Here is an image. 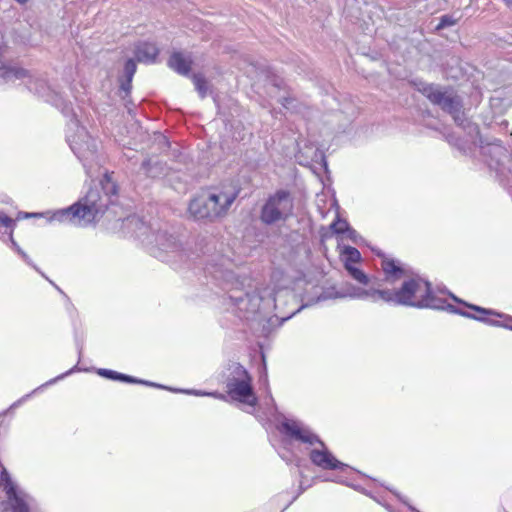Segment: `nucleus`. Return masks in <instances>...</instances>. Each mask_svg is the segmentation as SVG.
I'll use <instances>...</instances> for the list:
<instances>
[{"label": "nucleus", "mask_w": 512, "mask_h": 512, "mask_svg": "<svg viewBox=\"0 0 512 512\" xmlns=\"http://www.w3.org/2000/svg\"><path fill=\"white\" fill-rule=\"evenodd\" d=\"M457 146H458V148H459L460 150H463V152H466V148H465L464 144H462V143H457Z\"/></svg>", "instance_id": "obj_48"}, {"label": "nucleus", "mask_w": 512, "mask_h": 512, "mask_svg": "<svg viewBox=\"0 0 512 512\" xmlns=\"http://www.w3.org/2000/svg\"><path fill=\"white\" fill-rule=\"evenodd\" d=\"M281 458L287 463L290 464L292 462L291 458L285 455H281Z\"/></svg>", "instance_id": "obj_46"}, {"label": "nucleus", "mask_w": 512, "mask_h": 512, "mask_svg": "<svg viewBox=\"0 0 512 512\" xmlns=\"http://www.w3.org/2000/svg\"><path fill=\"white\" fill-rule=\"evenodd\" d=\"M372 499L375 500L377 503L381 504L382 506H384L389 512H395L390 505H388L386 503H383L381 501V499H379V498H377L375 496H373Z\"/></svg>", "instance_id": "obj_43"}, {"label": "nucleus", "mask_w": 512, "mask_h": 512, "mask_svg": "<svg viewBox=\"0 0 512 512\" xmlns=\"http://www.w3.org/2000/svg\"><path fill=\"white\" fill-rule=\"evenodd\" d=\"M137 71V64L133 58H128L123 66L122 74L118 76L119 91L118 95L124 101L127 113L131 116L136 115V105L130 97L132 90L133 77Z\"/></svg>", "instance_id": "obj_12"}, {"label": "nucleus", "mask_w": 512, "mask_h": 512, "mask_svg": "<svg viewBox=\"0 0 512 512\" xmlns=\"http://www.w3.org/2000/svg\"><path fill=\"white\" fill-rule=\"evenodd\" d=\"M190 215L195 220L213 222L216 220L215 211L211 207L208 195H201L192 199L188 206Z\"/></svg>", "instance_id": "obj_17"}, {"label": "nucleus", "mask_w": 512, "mask_h": 512, "mask_svg": "<svg viewBox=\"0 0 512 512\" xmlns=\"http://www.w3.org/2000/svg\"><path fill=\"white\" fill-rule=\"evenodd\" d=\"M230 370V375L226 379L228 396L234 401L255 407L258 398L254 392L249 372L239 363L232 364Z\"/></svg>", "instance_id": "obj_8"}, {"label": "nucleus", "mask_w": 512, "mask_h": 512, "mask_svg": "<svg viewBox=\"0 0 512 512\" xmlns=\"http://www.w3.org/2000/svg\"><path fill=\"white\" fill-rule=\"evenodd\" d=\"M141 170L149 178L160 179L168 175L169 167L164 161L146 159L141 164Z\"/></svg>", "instance_id": "obj_23"}, {"label": "nucleus", "mask_w": 512, "mask_h": 512, "mask_svg": "<svg viewBox=\"0 0 512 512\" xmlns=\"http://www.w3.org/2000/svg\"><path fill=\"white\" fill-rule=\"evenodd\" d=\"M42 214H39V213H26V217H36V216H41Z\"/></svg>", "instance_id": "obj_47"}, {"label": "nucleus", "mask_w": 512, "mask_h": 512, "mask_svg": "<svg viewBox=\"0 0 512 512\" xmlns=\"http://www.w3.org/2000/svg\"><path fill=\"white\" fill-rule=\"evenodd\" d=\"M130 384H141V385H145V386H149V387H154V388H158V389L168 390L170 392H172L171 389H175L174 387L165 386V385L158 384V383H155V382H151V381H148V380H143V379H140V378H137V377H135V382H130Z\"/></svg>", "instance_id": "obj_35"}, {"label": "nucleus", "mask_w": 512, "mask_h": 512, "mask_svg": "<svg viewBox=\"0 0 512 512\" xmlns=\"http://www.w3.org/2000/svg\"><path fill=\"white\" fill-rule=\"evenodd\" d=\"M386 488H387L389 491L393 492V493L397 496V498H398L401 502H403L404 504H406V505L408 506V508H409L412 512H420V511H418L415 507H413L412 505H409V504L407 503V501H406V500H405V499H404V498H403L399 493L394 492V491H393L391 488H389V487H386Z\"/></svg>", "instance_id": "obj_40"}, {"label": "nucleus", "mask_w": 512, "mask_h": 512, "mask_svg": "<svg viewBox=\"0 0 512 512\" xmlns=\"http://www.w3.org/2000/svg\"><path fill=\"white\" fill-rule=\"evenodd\" d=\"M206 278H211L217 286L225 289V285L231 281L234 274L230 270L223 269L219 264H206L204 268Z\"/></svg>", "instance_id": "obj_19"}, {"label": "nucleus", "mask_w": 512, "mask_h": 512, "mask_svg": "<svg viewBox=\"0 0 512 512\" xmlns=\"http://www.w3.org/2000/svg\"><path fill=\"white\" fill-rule=\"evenodd\" d=\"M285 294L287 297L294 299V294L291 291H278L273 297L274 307L277 309L281 300L282 295Z\"/></svg>", "instance_id": "obj_39"}, {"label": "nucleus", "mask_w": 512, "mask_h": 512, "mask_svg": "<svg viewBox=\"0 0 512 512\" xmlns=\"http://www.w3.org/2000/svg\"><path fill=\"white\" fill-rule=\"evenodd\" d=\"M290 318L289 314L286 317H282L281 321H279L276 315L268 316L266 311L263 310L254 323L249 322L247 324L255 335L268 338L277 327Z\"/></svg>", "instance_id": "obj_14"}, {"label": "nucleus", "mask_w": 512, "mask_h": 512, "mask_svg": "<svg viewBox=\"0 0 512 512\" xmlns=\"http://www.w3.org/2000/svg\"><path fill=\"white\" fill-rule=\"evenodd\" d=\"M74 340L75 345L78 351V363L81 361L82 358V351H83V337L78 334L77 330L74 331Z\"/></svg>", "instance_id": "obj_37"}, {"label": "nucleus", "mask_w": 512, "mask_h": 512, "mask_svg": "<svg viewBox=\"0 0 512 512\" xmlns=\"http://www.w3.org/2000/svg\"><path fill=\"white\" fill-rule=\"evenodd\" d=\"M279 102L286 110L290 111L291 113H301L302 109L304 108L302 103L290 95L282 97Z\"/></svg>", "instance_id": "obj_31"}, {"label": "nucleus", "mask_w": 512, "mask_h": 512, "mask_svg": "<svg viewBox=\"0 0 512 512\" xmlns=\"http://www.w3.org/2000/svg\"><path fill=\"white\" fill-rule=\"evenodd\" d=\"M167 64L179 75L187 77L190 75L193 61L191 57H186L182 52L174 51L170 55Z\"/></svg>", "instance_id": "obj_22"}, {"label": "nucleus", "mask_w": 512, "mask_h": 512, "mask_svg": "<svg viewBox=\"0 0 512 512\" xmlns=\"http://www.w3.org/2000/svg\"><path fill=\"white\" fill-rule=\"evenodd\" d=\"M49 282L60 292L63 293V291L58 287L53 281L49 280Z\"/></svg>", "instance_id": "obj_49"}, {"label": "nucleus", "mask_w": 512, "mask_h": 512, "mask_svg": "<svg viewBox=\"0 0 512 512\" xmlns=\"http://www.w3.org/2000/svg\"><path fill=\"white\" fill-rule=\"evenodd\" d=\"M334 481H335V482H337V483L345 484V485H347V486H349V487H352L354 490L359 491V492H361V490L363 489V487H361V486H359V485L350 484V483L345 482V481L340 480V479H336V480H334Z\"/></svg>", "instance_id": "obj_41"}, {"label": "nucleus", "mask_w": 512, "mask_h": 512, "mask_svg": "<svg viewBox=\"0 0 512 512\" xmlns=\"http://www.w3.org/2000/svg\"><path fill=\"white\" fill-rule=\"evenodd\" d=\"M68 310H69L70 312H73V311H74V308H73V307H71V308H68Z\"/></svg>", "instance_id": "obj_52"}, {"label": "nucleus", "mask_w": 512, "mask_h": 512, "mask_svg": "<svg viewBox=\"0 0 512 512\" xmlns=\"http://www.w3.org/2000/svg\"><path fill=\"white\" fill-rule=\"evenodd\" d=\"M211 207L215 211L216 219L227 214L229 208L238 196V191L227 192L223 190H213L208 194Z\"/></svg>", "instance_id": "obj_16"}, {"label": "nucleus", "mask_w": 512, "mask_h": 512, "mask_svg": "<svg viewBox=\"0 0 512 512\" xmlns=\"http://www.w3.org/2000/svg\"><path fill=\"white\" fill-rule=\"evenodd\" d=\"M277 428L281 434L291 440L311 446L316 444L320 446V448H313L309 452V459L313 465L322 470H344L349 468L347 464L338 460L321 438L302 421L284 418Z\"/></svg>", "instance_id": "obj_6"}, {"label": "nucleus", "mask_w": 512, "mask_h": 512, "mask_svg": "<svg viewBox=\"0 0 512 512\" xmlns=\"http://www.w3.org/2000/svg\"><path fill=\"white\" fill-rule=\"evenodd\" d=\"M159 55V48L154 42L150 41H139L135 44L134 47V56L133 59L135 62L145 63V64H153L156 62V59Z\"/></svg>", "instance_id": "obj_18"}, {"label": "nucleus", "mask_w": 512, "mask_h": 512, "mask_svg": "<svg viewBox=\"0 0 512 512\" xmlns=\"http://www.w3.org/2000/svg\"><path fill=\"white\" fill-rule=\"evenodd\" d=\"M375 255L381 259V269L384 274V282L393 285L401 279H405L409 276V271L400 260L387 256L381 250H373Z\"/></svg>", "instance_id": "obj_13"}, {"label": "nucleus", "mask_w": 512, "mask_h": 512, "mask_svg": "<svg viewBox=\"0 0 512 512\" xmlns=\"http://www.w3.org/2000/svg\"><path fill=\"white\" fill-rule=\"evenodd\" d=\"M119 187L105 172L99 185L90 187L86 194L69 207L46 212L48 222L87 226L98 221L105 212L117 204Z\"/></svg>", "instance_id": "obj_2"}, {"label": "nucleus", "mask_w": 512, "mask_h": 512, "mask_svg": "<svg viewBox=\"0 0 512 512\" xmlns=\"http://www.w3.org/2000/svg\"><path fill=\"white\" fill-rule=\"evenodd\" d=\"M347 239L351 240L353 243L358 244L360 240H362V237L358 234V232L350 227L346 234H344Z\"/></svg>", "instance_id": "obj_38"}, {"label": "nucleus", "mask_w": 512, "mask_h": 512, "mask_svg": "<svg viewBox=\"0 0 512 512\" xmlns=\"http://www.w3.org/2000/svg\"><path fill=\"white\" fill-rule=\"evenodd\" d=\"M350 227V224L345 219H341L339 216H337L335 220L330 224V229L337 235L346 234Z\"/></svg>", "instance_id": "obj_33"}, {"label": "nucleus", "mask_w": 512, "mask_h": 512, "mask_svg": "<svg viewBox=\"0 0 512 512\" xmlns=\"http://www.w3.org/2000/svg\"><path fill=\"white\" fill-rule=\"evenodd\" d=\"M419 91L434 105L450 114L467 136L466 143L478 145L484 161L495 170L500 181L512 195V157L501 140L480 132L479 127L463 111L462 100L458 95L443 91L439 85L422 83Z\"/></svg>", "instance_id": "obj_1"}, {"label": "nucleus", "mask_w": 512, "mask_h": 512, "mask_svg": "<svg viewBox=\"0 0 512 512\" xmlns=\"http://www.w3.org/2000/svg\"><path fill=\"white\" fill-rule=\"evenodd\" d=\"M0 225L10 229V231H13L15 221L10 216H8L4 211L0 210Z\"/></svg>", "instance_id": "obj_36"}, {"label": "nucleus", "mask_w": 512, "mask_h": 512, "mask_svg": "<svg viewBox=\"0 0 512 512\" xmlns=\"http://www.w3.org/2000/svg\"><path fill=\"white\" fill-rule=\"evenodd\" d=\"M455 24H456V19L450 14H445L439 18V22L436 26V30H442L447 27H451Z\"/></svg>", "instance_id": "obj_34"}, {"label": "nucleus", "mask_w": 512, "mask_h": 512, "mask_svg": "<svg viewBox=\"0 0 512 512\" xmlns=\"http://www.w3.org/2000/svg\"><path fill=\"white\" fill-rule=\"evenodd\" d=\"M17 3L19 4H25L27 3L29 0H15Z\"/></svg>", "instance_id": "obj_50"}, {"label": "nucleus", "mask_w": 512, "mask_h": 512, "mask_svg": "<svg viewBox=\"0 0 512 512\" xmlns=\"http://www.w3.org/2000/svg\"><path fill=\"white\" fill-rule=\"evenodd\" d=\"M81 371H87V369L80 368L78 363H77L75 366H73L68 371H66V372L56 376L55 378H52V379L48 380L44 384H42L39 387H37L36 389H34L32 392H30L28 394H25L24 396L19 398L17 401H15L14 403H12L10 405V407L8 408V411H12V410L16 409L17 407L22 405L24 402H26L29 398H31V396L33 394H35L36 392L42 390L43 388L51 386V385L55 384L56 382H58L59 380H62L64 378H66L67 376L72 375L73 373L81 372Z\"/></svg>", "instance_id": "obj_20"}, {"label": "nucleus", "mask_w": 512, "mask_h": 512, "mask_svg": "<svg viewBox=\"0 0 512 512\" xmlns=\"http://www.w3.org/2000/svg\"><path fill=\"white\" fill-rule=\"evenodd\" d=\"M381 292L382 301L393 306L447 310L457 315H460L457 311L469 313L437 297L432 283L419 275L408 276L398 288H385Z\"/></svg>", "instance_id": "obj_4"}, {"label": "nucleus", "mask_w": 512, "mask_h": 512, "mask_svg": "<svg viewBox=\"0 0 512 512\" xmlns=\"http://www.w3.org/2000/svg\"><path fill=\"white\" fill-rule=\"evenodd\" d=\"M81 371H87V369L80 368L78 363H77L75 366H73L68 371H66V372L56 376L55 378H52V379L48 380L44 384H42L39 387H37L36 389H34L32 392H30L28 394H25L24 396L19 398L17 401H15L14 403H12L10 405V407L8 408V411H12V410L16 409L17 407L22 405L24 402H26L29 398H31V396L33 394H35L36 392L42 390L43 388L51 386V385L55 384L56 382H58L59 380H62L64 378H66L67 376L72 375L73 373L81 372Z\"/></svg>", "instance_id": "obj_21"}, {"label": "nucleus", "mask_w": 512, "mask_h": 512, "mask_svg": "<svg viewBox=\"0 0 512 512\" xmlns=\"http://www.w3.org/2000/svg\"><path fill=\"white\" fill-rule=\"evenodd\" d=\"M361 493H363V494H365V495H367V496H369V497H371V498H373V496H374V495H372V493H371V492H369V491H368L367 489H365V488H363V489L361 490Z\"/></svg>", "instance_id": "obj_45"}, {"label": "nucleus", "mask_w": 512, "mask_h": 512, "mask_svg": "<svg viewBox=\"0 0 512 512\" xmlns=\"http://www.w3.org/2000/svg\"><path fill=\"white\" fill-rule=\"evenodd\" d=\"M506 2L509 6H512V0H507Z\"/></svg>", "instance_id": "obj_51"}, {"label": "nucleus", "mask_w": 512, "mask_h": 512, "mask_svg": "<svg viewBox=\"0 0 512 512\" xmlns=\"http://www.w3.org/2000/svg\"><path fill=\"white\" fill-rule=\"evenodd\" d=\"M449 296L453 301L456 303L462 304L465 307L477 312L479 315H475L472 313H462L460 311H457L460 313V316L473 319L482 323H485L489 326L493 327H502L508 330L512 331V316L504 314L502 312H498L494 309L490 308H484L475 304L467 303L457 296H455L453 293L449 292Z\"/></svg>", "instance_id": "obj_11"}, {"label": "nucleus", "mask_w": 512, "mask_h": 512, "mask_svg": "<svg viewBox=\"0 0 512 512\" xmlns=\"http://www.w3.org/2000/svg\"><path fill=\"white\" fill-rule=\"evenodd\" d=\"M232 312L247 323H254L260 313L265 310L264 298L257 289L244 291L232 289L228 294Z\"/></svg>", "instance_id": "obj_7"}, {"label": "nucleus", "mask_w": 512, "mask_h": 512, "mask_svg": "<svg viewBox=\"0 0 512 512\" xmlns=\"http://www.w3.org/2000/svg\"><path fill=\"white\" fill-rule=\"evenodd\" d=\"M192 80L200 98H205L208 91V84L206 78L202 74L196 73L192 75Z\"/></svg>", "instance_id": "obj_32"}, {"label": "nucleus", "mask_w": 512, "mask_h": 512, "mask_svg": "<svg viewBox=\"0 0 512 512\" xmlns=\"http://www.w3.org/2000/svg\"><path fill=\"white\" fill-rule=\"evenodd\" d=\"M348 276L361 285H368L370 282L369 275L356 265H348L345 267Z\"/></svg>", "instance_id": "obj_29"}, {"label": "nucleus", "mask_w": 512, "mask_h": 512, "mask_svg": "<svg viewBox=\"0 0 512 512\" xmlns=\"http://www.w3.org/2000/svg\"><path fill=\"white\" fill-rule=\"evenodd\" d=\"M9 247L17 254L19 257L30 267L40 273L47 280L48 277L37 267V265L32 261L29 255L19 246L16 240L13 237L12 230L9 232Z\"/></svg>", "instance_id": "obj_26"}, {"label": "nucleus", "mask_w": 512, "mask_h": 512, "mask_svg": "<svg viewBox=\"0 0 512 512\" xmlns=\"http://www.w3.org/2000/svg\"><path fill=\"white\" fill-rule=\"evenodd\" d=\"M36 93L44 101L58 108L69 119L66 131V141L75 156L82 162L88 175L97 165L98 142L93 138L84 126H81L70 101L65 99L62 93L52 89L44 80L35 82Z\"/></svg>", "instance_id": "obj_3"}, {"label": "nucleus", "mask_w": 512, "mask_h": 512, "mask_svg": "<svg viewBox=\"0 0 512 512\" xmlns=\"http://www.w3.org/2000/svg\"><path fill=\"white\" fill-rule=\"evenodd\" d=\"M341 260L344 268L348 265H356L362 261V256L359 250L352 246H344L341 252Z\"/></svg>", "instance_id": "obj_28"}, {"label": "nucleus", "mask_w": 512, "mask_h": 512, "mask_svg": "<svg viewBox=\"0 0 512 512\" xmlns=\"http://www.w3.org/2000/svg\"><path fill=\"white\" fill-rule=\"evenodd\" d=\"M0 486L5 494V499L0 503L2 512L32 511L33 497L12 479L5 468L0 472Z\"/></svg>", "instance_id": "obj_9"}, {"label": "nucleus", "mask_w": 512, "mask_h": 512, "mask_svg": "<svg viewBox=\"0 0 512 512\" xmlns=\"http://www.w3.org/2000/svg\"><path fill=\"white\" fill-rule=\"evenodd\" d=\"M29 77V71L15 65L2 64L0 66V79L4 83H14L16 80H22Z\"/></svg>", "instance_id": "obj_24"}, {"label": "nucleus", "mask_w": 512, "mask_h": 512, "mask_svg": "<svg viewBox=\"0 0 512 512\" xmlns=\"http://www.w3.org/2000/svg\"><path fill=\"white\" fill-rule=\"evenodd\" d=\"M125 226L133 231L135 237L151 245L150 253L160 261L173 265L175 269L188 262L187 250L177 236L167 229L159 227L155 230L152 224L137 215L128 216Z\"/></svg>", "instance_id": "obj_5"}, {"label": "nucleus", "mask_w": 512, "mask_h": 512, "mask_svg": "<svg viewBox=\"0 0 512 512\" xmlns=\"http://www.w3.org/2000/svg\"><path fill=\"white\" fill-rule=\"evenodd\" d=\"M97 374L103 378L112 380V381H119L123 383L135 382V377L124 374L115 370L106 369V368H99L97 369Z\"/></svg>", "instance_id": "obj_27"}, {"label": "nucleus", "mask_w": 512, "mask_h": 512, "mask_svg": "<svg viewBox=\"0 0 512 512\" xmlns=\"http://www.w3.org/2000/svg\"><path fill=\"white\" fill-rule=\"evenodd\" d=\"M305 490H306V487H304L302 484H300L298 494H297L295 497H293L292 501H291V502H290V503L285 507V509H286V508H287V507H288V506H289V505H290L294 500H296V498H297L300 494H302Z\"/></svg>", "instance_id": "obj_44"}, {"label": "nucleus", "mask_w": 512, "mask_h": 512, "mask_svg": "<svg viewBox=\"0 0 512 512\" xmlns=\"http://www.w3.org/2000/svg\"><path fill=\"white\" fill-rule=\"evenodd\" d=\"M318 153H319V156H320V159H321V162H322L323 167L325 168V170H327V168H328V163H327V161H326L325 155H324L321 151H319V150L317 149V150H316V152H315V156H317V155H318Z\"/></svg>", "instance_id": "obj_42"}, {"label": "nucleus", "mask_w": 512, "mask_h": 512, "mask_svg": "<svg viewBox=\"0 0 512 512\" xmlns=\"http://www.w3.org/2000/svg\"><path fill=\"white\" fill-rule=\"evenodd\" d=\"M331 299H340L338 297V289L334 286L323 289L322 292L316 298L310 299L307 302L303 303L300 307H298L296 310L290 313V317H293L295 314H297L299 311L306 307H310L313 304Z\"/></svg>", "instance_id": "obj_25"}, {"label": "nucleus", "mask_w": 512, "mask_h": 512, "mask_svg": "<svg viewBox=\"0 0 512 512\" xmlns=\"http://www.w3.org/2000/svg\"><path fill=\"white\" fill-rule=\"evenodd\" d=\"M173 393H182L187 395H193V396H207V397H213L216 399H220L223 401L227 400V395L220 393L218 391H212L207 392L203 390H197V389H171Z\"/></svg>", "instance_id": "obj_30"}, {"label": "nucleus", "mask_w": 512, "mask_h": 512, "mask_svg": "<svg viewBox=\"0 0 512 512\" xmlns=\"http://www.w3.org/2000/svg\"><path fill=\"white\" fill-rule=\"evenodd\" d=\"M294 202L291 193L279 189L266 199L260 210V220L265 225L286 221L293 214Z\"/></svg>", "instance_id": "obj_10"}, {"label": "nucleus", "mask_w": 512, "mask_h": 512, "mask_svg": "<svg viewBox=\"0 0 512 512\" xmlns=\"http://www.w3.org/2000/svg\"><path fill=\"white\" fill-rule=\"evenodd\" d=\"M381 289L379 288H361L349 283H346L338 289V297L340 299L350 298L358 300H370L374 303L382 301Z\"/></svg>", "instance_id": "obj_15"}]
</instances>
